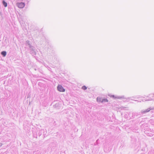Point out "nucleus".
<instances>
[{"mask_svg":"<svg viewBox=\"0 0 154 154\" xmlns=\"http://www.w3.org/2000/svg\"><path fill=\"white\" fill-rule=\"evenodd\" d=\"M26 45L27 47V48H28L32 45L29 43V41L28 40H27L26 41Z\"/></svg>","mask_w":154,"mask_h":154,"instance_id":"9d476101","label":"nucleus"},{"mask_svg":"<svg viewBox=\"0 0 154 154\" xmlns=\"http://www.w3.org/2000/svg\"><path fill=\"white\" fill-rule=\"evenodd\" d=\"M102 103L103 102H107L108 101L107 99H102Z\"/></svg>","mask_w":154,"mask_h":154,"instance_id":"4468645a","label":"nucleus"},{"mask_svg":"<svg viewBox=\"0 0 154 154\" xmlns=\"http://www.w3.org/2000/svg\"><path fill=\"white\" fill-rule=\"evenodd\" d=\"M2 3L3 5L5 7H7V3L4 0H3Z\"/></svg>","mask_w":154,"mask_h":154,"instance_id":"9b49d317","label":"nucleus"},{"mask_svg":"<svg viewBox=\"0 0 154 154\" xmlns=\"http://www.w3.org/2000/svg\"><path fill=\"white\" fill-rule=\"evenodd\" d=\"M97 102H101V103H102L101 100H102V99L100 97H97Z\"/></svg>","mask_w":154,"mask_h":154,"instance_id":"ddd939ff","label":"nucleus"},{"mask_svg":"<svg viewBox=\"0 0 154 154\" xmlns=\"http://www.w3.org/2000/svg\"><path fill=\"white\" fill-rule=\"evenodd\" d=\"M146 97L148 98L144 100L145 101H149L154 100V94H149L147 96H146Z\"/></svg>","mask_w":154,"mask_h":154,"instance_id":"f03ea898","label":"nucleus"},{"mask_svg":"<svg viewBox=\"0 0 154 154\" xmlns=\"http://www.w3.org/2000/svg\"><path fill=\"white\" fill-rule=\"evenodd\" d=\"M131 114V112H129V113H128V116H130V114Z\"/></svg>","mask_w":154,"mask_h":154,"instance_id":"6ab92c4d","label":"nucleus"},{"mask_svg":"<svg viewBox=\"0 0 154 154\" xmlns=\"http://www.w3.org/2000/svg\"><path fill=\"white\" fill-rule=\"evenodd\" d=\"M60 103L58 102L56 103L54 105V108H56L57 109L58 108L59 106H60Z\"/></svg>","mask_w":154,"mask_h":154,"instance_id":"1a4fd4ad","label":"nucleus"},{"mask_svg":"<svg viewBox=\"0 0 154 154\" xmlns=\"http://www.w3.org/2000/svg\"><path fill=\"white\" fill-rule=\"evenodd\" d=\"M140 97H137V98H140Z\"/></svg>","mask_w":154,"mask_h":154,"instance_id":"5701e85b","label":"nucleus"},{"mask_svg":"<svg viewBox=\"0 0 154 154\" xmlns=\"http://www.w3.org/2000/svg\"><path fill=\"white\" fill-rule=\"evenodd\" d=\"M28 50L29 51L30 53L33 56H34L36 54V49L35 47L33 46H31L28 47Z\"/></svg>","mask_w":154,"mask_h":154,"instance_id":"f257e3e1","label":"nucleus"},{"mask_svg":"<svg viewBox=\"0 0 154 154\" xmlns=\"http://www.w3.org/2000/svg\"><path fill=\"white\" fill-rule=\"evenodd\" d=\"M82 88L83 90H85L87 89V87L85 86L84 85L82 87Z\"/></svg>","mask_w":154,"mask_h":154,"instance_id":"2eb2a0df","label":"nucleus"},{"mask_svg":"<svg viewBox=\"0 0 154 154\" xmlns=\"http://www.w3.org/2000/svg\"><path fill=\"white\" fill-rule=\"evenodd\" d=\"M150 122L152 125H154V120L151 119Z\"/></svg>","mask_w":154,"mask_h":154,"instance_id":"dca6fc26","label":"nucleus"},{"mask_svg":"<svg viewBox=\"0 0 154 154\" xmlns=\"http://www.w3.org/2000/svg\"><path fill=\"white\" fill-rule=\"evenodd\" d=\"M151 110H152V107H150L144 110H142L141 112V114H145L149 112Z\"/></svg>","mask_w":154,"mask_h":154,"instance_id":"20e7f679","label":"nucleus"},{"mask_svg":"<svg viewBox=\"0 0 154 154\" xmlns=\"http://www.w3.org/2000/svg\"><path fill=\"white\" fill-rule=\"evenodd\" d=\"M98 140H97L96 142L95 143H94V146H96V145H97V144H98V143H97V141H98Z\"/></svg>","mask_w":154,"mask_h":154,"instance_id":"f3484780","label":"nucleus"},{"mask_svg":"<svg viewBox=\"0 0 154 154\" xmlns=\"http://www.w3.org/2000/svg\"><path fill=\"white\" fill-rule=\"evenodd\" d=\"M0 15L1 16H2V12H1V11H0Z\"/></svg>","mask_w":154,"mask_h":154,"instance_id":"a211bd4d","label":"nucleus"},{"mask_svg":"<svg viewBox=\"0 0 154 154\" xmlns=\"http://www.w3.org/2000/svg\"><path fill=\"white\" fill-rule=\"evenodd\" d=\"M6 54H7L6 52L5 51H2L1 53V54L4 57H5L6 56Z\"/></svg>","mask_w":154,"mask_h":154,"instance_id":"f8f14e48","label":"nucleus"},{"mask_svg":"<svg viewBox=\"0 0 154 154\" xmlns=\"http://www.w3.org/2000/svg\"><path fill=\"white\" fill-rule=\"evenodd\" d=\"M135 101H137L138 102H139V101L138 100H135Z\"/></svg>","mask_w":154,"mask_h":154,"instance_id":"4be33fe9","label":"nucleus"},{"mask_svg":"<svg viewBox=\"0 0 154 154\" xmlns=\"http://www.w3.org/2000/svg\"><path fill=\"white\" fill-rule=\"evenodd\" d=\"M57 90L60 92H64L65 91V89L61 85H59L57 86Z\"/></svg>","mask_w":154,"mask_h":154,"instance_id":"39448f33","label":"nucleus"},{"mask_svg":"<svg viewBox=\"0 0 154 154\" xmlns=\"http://www.w3.org/2000/svg\"><path fill=\"white\" fill-rule=\"evenodd\" d=\"M116 98H118V99L122 98V99H126V100H129L130 99H131V97H124V96H122L121 97L119 96V97H117Z\"/></svg>","mask_w":154,"mask_h":154,"instance_id":"6e6552de","label":"nucleus"},{"mask_svg":"<svg viewBox=\"0 0 154 154\" xmlns=\"http://www.w3.org/2000/svg\"><path fill=\"white\" fill-rule=\"evenodd\" d=\"M25 5V3L23 2L19 3L18 5V7L20 8H23Z\"/></svg>","mask_w":154,"mask_h":154,"instance_id":"0eeeda50","label":"nucleus"},{"mask_svg":"<svg viewBox=\"0 0 154 154\" xmlns=\"http://www.w3.org/2000/svg\"><path fill=\"white\" fill-rule=\"evenodd\" d=\"M140 113H138L136 112H133L132 113V116L131 117L130 116V117L132 119H133L135 118V116H137L139 115H140Z\"/></svg>","mask_w":154,"mask_h":154,"instance_id":"423d86ee","label":"nucleus"},{"mask_svg":"<svg viewBox=\"0 0 154 154\" xmlns=\"http://www.w3.org/2000/svg\"><path fill=\"white\" fill-rule=\"evenodd\" d=\"M112 97H115V96L114 95H112Z\"/></svg>","mask_w":154,"mask_h":154,"instance_id":"412c9836","label":"nucleus"},{"mask_svg":"<svg viewBox=\"0 0 154 154\" xmlns=\"http://www.w3.org/2000/svg\"><path fill=\"white\" fill-rule=\"evenodd\" d=\"M46 132V131L45 129H41L39 131V132H38V135L39 136H40L42 134H43V135H44L45 137V135L46 134V133H45Z\"/></svg>","mask_w":154,"mask_h":154,"instance_id":"7ed1b4c3","label":"nucleus"},{"mask_svg":"<svg viewBox=\"0 0 154 154\" xmlns=\"http://www.w3.org/2000/svg\"><path fill=\"white\" fill-rule=\"evenodd\" d=\"M142 101H144V100H142Z\"/></svg>","mask_w":154,"mask_h":154,"instance_id":"b1692460","label":"nucleus"},{"mask_svg":"<svg viewBox=\"0 0 154 154\" xmlns=\"http://www.w3.org/2000/svg\"><path fill=\"white\" fill-rule=\"evenodd\" d=\"M152 110H154V107H152Z\"/></svg>","mask_w":154,"mask_h":154,"instance_id":"aec40b11","label":"nucleus"}]
</instances>
